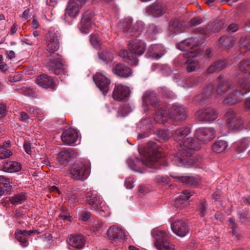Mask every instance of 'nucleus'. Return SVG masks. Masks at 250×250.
I'll use <instances>...</instances> for the list:
<instances>
[{
  "instance_id": "aec40b11",
  "label": "nucleus",
  "mask_w": 250,
  "mask_h": 250,
  "mask_svg": "<svg viewBox=\"0 0 250 250\" xmlns=\"http://www.w3.org/2000/svg\"><path fill=\"white\" fill-rule=\"evenodd\" d=\"M81 8V6H79L77 2L70 0L65 10V15L71 18H75L79 15Z\"/></svg>"
},
{
  "instance_id": "f3484780",
  "label": "nucleus",
  "mask_w": 250,
  "mask_h": 250,
  "mask_svg": "<svg viewBox=\"0 0 250 250\" xmlns=\"http://www.w3.org/2000/svg\"><path fill=\"white\" fill-rule=\"evenodd\" d=\"M173 232L179 237L185 236L189 232V229L187 223L182 220H178L171 224Z\"/></svg>"
},
{
  "instance_id": "5701e85b",
  "label": "nucleus",
  "mask_w": 250,
  "mask_h": 250,
  "mask_svg": "<svg viewBox=\"0 0 250 250\" xmlns=\"http://www.w3.org/2000/svg\"><path fill=\"white\" fill-rule=\"evenodd\" d=\"M37 84L44 88L54 89L55 84L52 78L47 75H41L36 80Z\"/></svg>"
},
{
  "instance_id": "2f4dec72",
  "label": "nucleus",
  "mask_w": 250,
  "mask_h": 250,
  "mask_svg": "<svg viewBox=\"0 0 250 250\" xmlns=\"http://www.w3.org/2000/svg\"><path fill=\"white\" fill-rule=\"evenodd\" d=\"M227 142L223 140L217 139L212 145V149L215 153H222L224 152L228 148Z\"/></svg>"
},
{
  "instance_id": "5fc2aeb1",
  "label": "nucleus",
  "mask_w": 250,
  "mask_h": 250,
  "mask_svg": "<svg viewBox=\"0 0 250 250\" xmlns=\"http://www.w3.org/2000/svg\"><path fill=\"white\" fill-rule=\"evenodd\" d=\"M155 181L161 185H166L168 183L169 178L167 176L158 175L155 178Z\"/></svg>"
},
{
  "instance_id": "72a5a7b5",
  "label": "nucleus",
  "mask_w": 250,
  "mask_h": 250,
  "mask_svg": "<svg viewBox=\"0 0 250 250\" xmlns=\"http://www.w3.org/2000/svg\"><path fill=\"white\" fill-rule=\"evenodd\" d=\"M250 146V138H245L235 144V150L238 153H241L244 152Z\"/></svg>"
},
{
  "instance_id": "a878e982",
  "label": "nucleus",
  "mask_w": 250,
  "mask_h": 250,
  "mask_svg": "<svg viewBox=\"0 0 250 250\" xmlns=\"http://www.w3.org/2000/svg\"><path fill=\"white\" fill-rule=\"evenodd\" d=\"M146 11L149 15L157 17L162 16L165 13L166 8L163 5L156 3L147 7Z\"/></svg>"
},
{
  "instance_id": "423d86ee",
  "label": "nucleus",
  "mask_w": 250,
  "mask_h": 250,
  "mask_svg": "<svg viewBox=\"0 0 250 250\" xmlns=\"http://www.w3.org/2000/svg\"><path fill=\"white\" fill-rule=\"evenodd\" d=\"M90 170V165L89 163L79 162L73 165L66 173L74 179L83 180L87 178Z\"/></svg>"
},
{
  "instance_id": "a211bd4d",
  "label": "nucleus",
  "mask_w": 250,
  "mask_h": 250,
  "mask_svg": "<svg viewBox=\"0 0 250 250\" xmlns=\"http://www.w3.org/2000/svg\"><path fill=\"white\" fill-rule=\"evenodd\" d=\"M78 138L77 131L72 128L65 130L61 135V139L63 143L69 146L73 145L77 141Z\"/></svg>"
},
{
  "instance_id": "412c9836",
  "label": "nucleus",
  "mask_w": 250,
  "mask_h": 250,
  "mask_svg": "<svg viewBox=\"0 0 250 250\" xmlns=\"http://www.w3.org/2000/svg\"><path fill=\"white\" fill-rule=\"evenodd\" d=\"M108 238L111 240L123 239L125 237L124 231L117 226L110 227L107 232Z\"/></svg>"
},
{
  "instance_id": "69168bd1",
  "label": "nucleus",
  "mask_w": 250,
  "mask_h": 250,
  "mask_svg": "<svg viewBox=\"0 0 250 250\" xmlns=\"http://www.w3.org/2000/svg\"><path fill=\"white\" fill-rule=\"evenodd\" d=\"M91 213L88 211H85L82 212L81 217L83 221L87 220L90 217Z\"/></svg>"
},
{
  "instance_id": "58836bf2",
  "label": "nucleus",
  "mask_w": 250,
  "mask_h": 250,
  "mask_svg": "<svg viewBox=\"0 0 250 250\" xmlns=\"http://www.w3.org/2000/svg\"><path fill=\"white\" fill-rule=\"evenodd\" d=\"M213 85L212 84H209L205 86L203 90L202 94L199 97L202 98V101H206V99L210 97L213 93Z\"/></svg>"
},
{
  "instance_id": "b1692460",
  "label": "nucleus",
  "mask_w": 250,
  "mask_h": 250,
  "mask_svg": "<svg viewBox=\"0 0 250 250\" xmlns=\"http://www.w3.org/2000/svg\"><path fill=\"white\" fill-rule=\"evenodd\" d=\"M112 71L116 75L121 78H127L132 72L129 67L123 64H117L113 68Z\"/></svg>"
},
{
  "instance_id": "1a4fd4ad",
  "label": "nucleus",
  "mask_w": 250,
  "mask_h": 250,
  "mask_svg": "<svg viewBox=\"0 0 250 250\" xmlns=\"http://www.w3.org/2000/svg\"><path fill=\"white\" fill-rule=\"evenodd\" d=\"M195 116L201 122L210 123L218 118V113L213 107H204L198 110Z\"/></svg>"
},
{
  "instance_id": "473e14b6",
  "label": "nucleus",
  "mask_w": 250,
  "mask_h": 250,
  "mask_svg": "<svg viewBox=\"0 0 250 250\" xmlns=\"http://www.w3.org/2000/svg\"><path fill=\"white\" fill-rule=\"evenodd\" d=\"M161 45L158 44L151 45L148 48L147 52L146 54L147 57H151L154 59H159L161 58V55H160V51L161 50Z\"/></svg>"
},
{
  "instance_id": "7ed1b4c3",
  "label": "nucleus",
  "mask_w": 250,
  "mask_h": 250,
  "mask_svg": "<svg viewBox=\"0 0 250 250\" xmlns=\"http://www.w3.org/2000/svg\"><path fill=\"white\" fill-rule=\"evenodd\" d=\"M187 117V112L185 107L179 104H173L168 109H161L154 114V120L159 123L164 124L168 120L179 121L185 120Z\"/></svg>"
},
{
  "instance_id": "8fccbe9b",
  "label": "nucleus",
  "mask_w": 250,
  "mask_h": 250,
  "mask_svg": "<svg viewBox=\"0 0 250 250\" xmlns=\"http://www.w3.org/2000/svg\"><path fill=\"white\" fill-rule=\"evenodd\" d=\"M143 30V26L141 23H137L134 25L131 31V35L132 36H137L139 35Z\"/></svg>"
},
{
  "instance_id": "c03bdc74",
  "label": "nucleus",
  "mask_w": 250,
  "mask_h": 250,
  "mask_svg": "<svg viewBox=\"0 0 250 250\" xmlns=\"http://www.w3.org/2000/svg\"><path fill=\"white\" fill-rule=\"evenodd\" d=\"M11 182L10 179L4 176H0V186L7 188L8 190H10L12 188Z\"/></svg>"
},
{
  "instance_id": "13d9d810",
  "label": "nucleus",
  "mask_w": 250,
  "mask_h": 250,
  "mask_svg": "<svg viewBox=\"0 0 250 250\" xmlns=\"http://www.w3.org/2000/svg\"><path fill=\"white\" fill-rule=\"evenodd\" d=\"M203 20L201 18L199 17H196L192 18L189 22V25L191 26H196L202 23Z\"/></svg>"
},
{
  "instance_id": "4c0bfd02",
  "label": "nucleus",
  "mask_w": 250,
  "mask_h": 250,
  "mask_svg": "<svg viewBox=\"0 0 250 250\" xmlns=\"http://www.w3.org/2000/svg\"><path fill=\"white\" fill-rule=\"evenodd\" d=\"M26 199L25 194L23 193H20L10 197L9 200L12 205H16L22 204Z\"/></svg>"
},
{
  "instance_id": "09e8293b",
  "label": "nucleus",
  "mask_w": 250,
  "mask_h": 250,
  "mask_svg": "<svg viewBox=\"0 0 250 250\" xmlns=\"http://www.w3.org/2000/svg\"><path fill=\"white\" fill-rule=\"evenodd\" d=\"M11 152L4 146H0V160L9 157L11 155Z\"/></svg>"
},
{
  "instance_id": "7c9ffc66",
  "label": "nucleus",
  "mask_w": 250,
  "mask_h": 250,
  "mask_svg": "<svg viewBox=\"0 0 250 250\" xmlns=\"http://www.w3.org/2000/svg\"><path fill=\"white\" fill-rule=\"evenodd\" d=\"M221 27L218 22H212L208 24L206 28H201L198 29V32L209 35L211 32H215L218 31Z\"/></svg>"
},
{
  "instance_id": "ea45409f",
  "label": "nucleus",
  "mask_w": 250,
  "mask_h": 250,
  "mask_svg": "<svg viewBox=\"0 0 250 250\" xmlns=\"http://www.w3.org/2000/svg\"><path fill=\"white\" fill-rule=\"evenodd\" d=\"M194 194L193 191L188 190H185L178 197L176 201V204L178 205L181 201H187Z\"/></svg>"
},
{
  "instance_id": "3c124183",
  "label": "nucleus",
  "mask_w": 250,
  "mask_h": 250,
  "mask_svg": "<svg viewBox=\"0 0 250 250\" xmlns=\"http://www.w3.org/2000/svg\"><path fill=\"white\" fill-rule=\"evenodd\" d=\"M240 43L241 48L250 49V39L242 37L240 39Z\"/></svg>"
},
{
  "instance_id": "9b49d317",
  "label": "nucleus",
  "mask_w": 250,
  "mask_h": 250,
  "mask_svg": "<svg viewBox=\"0 0 250 250\" xmlns=\"http://www.w3.org/2000/svg\"><path fill=\"white\" fill-rule=\"evenodd\" d=\"M53 59L50 60L47 66L50 73L56 75L64 74L65 68L62 56L56 53L53 55Z\"/></svg>"
},
{
  "instance_id": "4d7b16f0",
  "label": "nucleus",
  "mask_w": 250,
  "mask_h": 250,
  "mask_svg": "<svg viewBox=\"0 0 250 250\" xmlns=\"http://www.w3.org/2000/svg\"><path fill=\"white\" fill-rule=\"evenodd\" d=\"M90 42L94 47H98L100 45V42L96 35H93L90 36Z\"/></svg>"
},
{
  "instance_id": "e433bc0d",
  "label": "nucleus",
  "mask_w": 250,
  "mask_h": 250,
  "mask_svg": "<svg viewBox=\"0 0 250 250\" xmlns=\"http://www.w3.org/2000/svg\"><path fill=\"white\" fill-rule=\"evenodd\" d=\"M143 101L146 104H151L154 106L159 105V102L158 101L155 94L153 93H150L149 95H145L143 97Z\"/></svg>"
},
{
  "instance_id": "864d4df0",
  "label": "nucleus",
  "mask_w": 250,
  "mask_h": 250,
  "mask_svg": "<svg viewBox=\"0 0 250 250\" xmlns=\"http://www.w3.org/2000/svg\"><path fill=\"white\" fill-rule=\"evenodd\" d=\"M158 32L156 26L154 24L151 25L149 26L147 30V36L151 39H154L155 38L153 37L152 35L155 34L157 33Z\"/></svg>"
},
{
  "instance_id": "393cba45",
  "label": "nucleus",
  "mask_w": 250,
  "mask_h": 250,
  "mask_svg": "<svg viewBox=\"0 0 250 250\" xmlns=\"http://www.w3.org/2000/svg\"><path fill=\"white\" fill-rule=\"evenodd\" d=\"M222 77L219 76L217 79V85L216 90V97L220 98L224 94L230 89V86L229 83L222 79Z\"/></svg>"
},
{
  "instance_id": "2eb2a0df",
  "label": "nucleus",
  "mask_w": 250,
  "mask_h": 250,
  "mask_svg": "<svg viewBox=\"0 0 250 250\" xmlns=\"http://www.w3.org/2000/svg\"><path fill=\"white\" fill-rule=\"evenodd\" d=\"M146 44L143 40L134 39L129 42L128 48L130 53L136 56H141L146 51Z\"/></svg>"
},
{
  "instance_id": "4be33fe9",
  "label": "nucleus",
  "mask_w": 250,
  "mask_h": 250,
  "mask_svg": "<svg viewBox=\"0 0 250 250\" xmlns=\"http://www.w3.org/2000/svg\"><path fill=\"white\" fill-rule=\"evenodd\" d=\"M67 241L70 246L77 250L83 248L85 245V240L82 235H71Z\"/></svg>"
},
{
  "instance_id": "dca6fc26",
  "label": "nucleus",
  "mask_w": 250,
  "mask_h": 250,
  "mask_svg": "<svg viewBox=\"0 0 250 250\" xmlns=\"http://www.w3.org/2000/svg\"><path fill=\"white\" fill-rule=\"evenodd\" d=\"M93 16V13L91 10H86L82 14L81 24L79 26L80 30L82 33H87L91 28Z\"/></svg>"
},
{
  "instance_id": "4468645a",
  "label": "nucleus",
  "mask_w": 250,
  "mask_h": 250,
  "mask_svg": "<svg viewBox=\"0 0 250 250\" xmlns=\"http://www.w3.org/2000/svg\"><path fill=\"white\" fill-rule=\"evenodd\" d=\"M195 135L199 140L209 141L216 137V131L212 127H201L196 130Z\"/></svg>"
},
{
  "instance_id": "e2e57ef3",
  "label": "nucleus",
  "mask_w": 250,
  "mask_h": 250,
  "mask_svg": "<svg viewBox=\"0 0 250 250\" xmlns=\"http://www.w3.org/2000/svg\"><path fill=\"white\" fill-rule=\"evenodd\" d=\"M23 147L25 152L27 154L31 155L32 152V149L33 148L31 147V144L28 142H25L24 143Z\"/></svg>"
},
{
  "instance_id": "774afa93",
  "label": "nucleus",
  "mask_w": 250,
  "mask_h": 250,
  "mask_svg": "<svg viewBox=\"0 0 250 250\" xmlns=\"http://www.w3.org/2000/svg\"><path fill=\"white\" fill-rule=\"evenodd\" d=\"M6 113V106L3 104L0 103V117L5 115Z\"/></svg>"
},
{
  "instance_id": "37998d69",
  "label": "nucleus",
  "mask_w": 250,
  "mask_h": 250,
  "mask_svg": "<svg viewBox=\"0 0 250 250\" xmlns=\"http://www.w3.org/2000/svg\"><path fill=\"white\" fill-rule=\"evenodd\" d=\"M233 43L232 40L229 37H224L219 40V44L224 48H229L233 45Z\"/></svg>"
},
{
  "instance_id": "f03ea898",
  "label": "nucleus",
  "mask_w": 250,
  "mask_h": 250,
  "mask_svg": "<svg viewBox=\"0 0 250 250\" xmlns=\"http://www.w3.org/2000/svg\"><path fill=\"white\" fill-rule=\"evenodd\" d=\"M238 77L239 80L237 87L231 92L223 101L225 104L232 105L240 102L243 97L250 92V74H247L250 71V61L244 60L240 62Z\"/></svg>"
},
{
  "instance_id": "0eeeda50",
  "label": "nucleus",
  "mask_w": 250,
  "mask_h": 250,
  "mask_svg": "<svg viewBox=\"0 0 250 250\" xmlns=\"http://www.w3.org/2000/svg\"><path fill=\"white\" fill-rule=\"evenodd\" d=\"M146 165L150 167H155V164L159 162L162 155L157 150L156 143H149L145 149Z\"/></svg>"
},
{
  "instance_id": "49530a36",
  "label": "nucleus",
  "mask_w": 250,
  "mask_h": 250,
  "mask_svg": "<svg viewBox=\"0 0 250 250\" xmlns=\"http://www.w3.org/2000/svg\"><path fill=\"white\" fill-rule=\"evenodd\" d=\"M130 112V107L128 105L125 104L120 107L118 112V116L119 117H125Z\"/></svg>"
},
{
  "instance_id": "39448f33",
  "label": "nucleus",
  "mask_w": 250,
  "mask_h": 250,
  "mask_svg": "<svg viewBox=\"0 0 250 250\" xmlns=\"http://www.w3.org/2000/svg\"><path fill=\"white\" fill-rule=\"evenodd\" d=\"M153 236L154 245L157 250H175V246L170 242V237L165 231L155 230Z\"/></svg>"
},
{
  "instance_id": "c756f323",
  "label": "nucleus",
  "mask_w": 250,
  "mask_h": 250,
  "mask_svg": "<svg viewBox=\"0 0 250 250\" xmlns=\"http://www.w3.org/2000/svg\"><path fill=\"white\" fill-rule=\"evenodd\" d=\"M3 170L7 172L19 171L21 169V164L14 161H4L3 164Z\"/></svg>"
},
{
  "instance_id": "bf43d9fd",
  "label": "nucleus",
  "mask_w": 250,
  "mask_h": 250,
  "mask_svg": "<svg viewBox=\"0 0 250 250\" xmlns=\"http://www.w3.org/2000/svg\"><path fill=\"white\" fill-rule=\"evenodd\" d=\"M158 136L164 141H167L169 138L167 131L164 130H160L158 132Z\"/></svg>"
},
{
  "instance_id": "0e129e2a",
  "label": "nucleus",
  "mask_w": 250,
  "mask_h": 250,
  "mask_svg": "<svg viewBox=\"0 0 250 250\" xmlns=\"http://www.w3.org/2000/svg\"><path fill=\"white\" fill-rule=\"evenodd\" d=\"M238 29V25L236 23H232L230 24L228 28V30L229 32H234Z\"/></svg>"
},
{
  "instance_id": "a18cd8bd",
  "label": "nucleus",
  "mask_w": 250,
  "mask_h": 250,
  "mask_svg": "<svg viewBox=\"0 0 250 250\" xmlns=\"http://www.w3.org/2000/svg\"><path fill=\"white\" fill-rule=\"evenodd\" d=\"M59 217L62 219L64 221H68L69 222L72 221V216L70 215L68 210L66 209H62L59 215Z\"/></svg>"
},
{
  "instance_id": "603ef678",
  "label": "nucleus",
  "mask_w": 250,
  "mask_h": 250,
  "mask_svg": "<svg viewBox=\"0 0 250 250\" xmlns=\"http://www.w3.org/2000/svg\"><path fill=\"white\" fill-rule=\"evenodd\" d=\"M99 58L105 63L111 62L113 59L112 56L110 53L108 52L102 53L99 54Z\"/></svg>"
},
{
  "instance_id": "9d476101",
  "label": "nucleus",
  "mask_w": 250,
  "mask_h": 250,
  "mask_svg": "<svg viewBox=\"0 0 250 250\" xmlns=\"http://www.w3.org/2000/svg\"><path fill=\"white\" fill-rule=\"evenodd\" d=\"M60 33L56 30L49 31L45 35L46 50L51 54L54 53L59 48Z\"/></svg>"
},
{
  "instance_id": "c85d7f7f",
  "label": "nucleus",
  "mask_w": 250,
  "mask_h": 250,
  "mask_svg": "<svg viewBox=\"0 0 250 250\" xmlns=\"http://www.w3.org/2000/svg\"><path fill=\"white\" fill-rule=\"evenodd\" d=\"M197 57L186 58L187 59L185 62V64L186 65V69L188 72H192L200 67L199 61L197 59Z\"/></svg>"
},
{
  "instance_id": "6ab92c4d",
  "label": "nucleus",
  "mask_w": 250,
  "mask_h": 250,
  "mask_svg": "<svg viewBox=\"0 0 250 250\" xmlns=\"http://www.w3.org/2000/svg\"><path fill=\"white\" fill-rule=\"evenodd\" d=\"M130 95L129 88L121 84L116 85L113 91L112 97L114 100L121 101Z\"/></svg>"
},
{
  "instance_id": "20e7f679",
  "label": "nucleus",
  "mask_w": 250,
  "mask_h": 250,
  "mask_svg": "<svg viewBox=\"0 0 250 250\" xmlns=\"http://www.w3.org/2000/svg\"><path fill=\"white\" fill-rule=\"evenodd\" d=\"M225 125L222 126L221 131L223 134H226L230 130L240 128L244 124L241 117L233 110H228L224 115Z\"/></svg>"
},
{
  "instance_id": "f704fd0d",
  "label": "nucleus",
  "mask_w": 250,
  "mask_h": 250,
  "mask_svg": "<svg viewBox=\"0 0 250 250\" xmlns=\"http://www.w3.org/2000/svg\"><path fill=\"white\" fill-rule=\"evenodd\" d=\"M226 66V63L224 60H219L213 63L207 70L208 74L220 71Z\"/></svg>"
},
{
  "instance_id": "a19ab883",
  "label": "nucleus",
  "mask_w": 250,
  "mask_h": 250,
  "mask_svg": "<svg viewBox=\"0 0 250 250\" xmlns=\"http://www.w3.org/2000/svg\"><path fill=\"white\" fill-rule=\"evenodd\" d=\"M25 110L31 118L32 117L42 118L43 116V112L39 108L34 107H26Z\"/></svg>"
},
{
  "instance_id": "79ce46f5",
  "label": "nucleus",
  "mask_w": 250,
  "mask_h": 250,
  "mask_svg": "<svg viewBox=\"0 0 250 250\" xmlns=\"http://www.w3.org/2000/svg\"><path fill=\"white\" fill-rule=\"evenodd\" d=\"M119 56L125 58H127L128 63L131 65H136L138 64L139 60L135 57H133L132 59H130L128 56V51L126 50H122L119 52Z\"/></svg>"
},
{
  "instance_id": "c9c22d12",
  "label": "nucleus",
  "mask_w": 250,
  "mask_h": 250,
  "mask_svg": "<svg viewBox=\"0 0 250 250\" xmlns=\"http://www.w3.org/2000/svg\"><path fill=\"white\" fill-rule=\"evenodd\" d=\"M15 235L16 239L21 243L22 247H26L28 246V237H27L25 233L23 232V230H17L15 232Z\"/></svg>"
},
{
  "instance_id": "f8f14e48",
  "label": "nucleus",
  "mask_w": 250,
  "mask_h": 250,
  "mask_svg": "<svg viewBox=\"0 0 250 250\" xmlns=\"http://www.w3.org/2000/svg\"><path fill=\"white\" fill-rule=\"evenodd\" d=\"M86 201L94 210H104V205L102 198L95 191H90L86 194Z\"/></svg>"
},
{
  "instance_id": "f257e3e1",
  "label": "nucleus",
  "mask_w": 250,
  "mask_h": 250,
  "mask_svg": "<svg viewBox=\"0 0 250 250\" xmlns=\"http://www.w3.org/2000/svg\"><path fill=\"white\" fill-rule=\"evenodd\" d=\"M191 132V128L185 126L176 129L172 134L174 140L182 141L179 144L180 149L172 158L174 164L179 167H189L192 166L194 163L193 155L194 150L200 148L195 139L187 137Z\"/></svg>"
},
{
  "instance_id": "052dcab7",
  "label": "nucleus",
  "mask_w": 250,
  "mask_h": 250,
  "mask_svg": "<svg viewBox=\"0 0 250 250\" xmlns=\"http://www.w3.org/2000/svg\"><path fill=\"white\" fill-rule=\"evenodd\" d=\"M134 182L133 178L131 177L128 178L125 181V185L127 188L131 189L134 187Z\"/></svg>"
},
{
  "instance_id": "ddd939ff",
  "label": "nucleus",
  "mask_w": 250,
  "mask_h": 250,
  "mask_svg": "<svg viewBox=\"0 0 250 250\" xmlns=\"http://www.w3.org/2000/svg\"><path fill=\"white\" fill-rule=\"evenodd\" d=\"M93 81L97 87L105 95L109 91L110 80L101 73H97L93 77Z\"/></svg>"
},
{
  "instance_id": "680f3d73",
  "label": "nucleus",
  "mask_w": 250,
  "mask_h": 250,
  "mask_svg": "<svg viewBox=\"0 0 250 250\" xmlns=\"http://www.w3.org/2000/svg\"><path fill=\"white\" fill-rule=\"evenodd\" d=\"M199 210L200 216L203 217L206 213V207L204 202H201L199 206Z\"/></svg>"
},
{
  "instance_id": "6e6d98bb",
  "label": "nucleus",
  "mask_w": 250,
  "mask_h": 250,
  "mask_svg": "<svg viewBox=\"0 0 250 250\" xmlns=\"http://www.w3.org/2000/svg\"><path fill=\"white\" fill-rule=\"evenodd\" d=\"M30 118V115L24 111H21L19 113V119L21 122L28 123Z\"/></svg>"
},
{
  "instance_id": "338daca9",
  "label": "nucleus",
  "mask_w": 250,
  "mask_h": 250,
  "mask_svg": "<svg viewBox=\"0 0 250 250\" xmlns=\"http://www.w3.org/2000/svg\"><path fill=\"white\" fill-rule=\"evenodd\" d=\"M18 75L16 74L11 75L9 77V81L11 82H18L20 80V79L18 78Z\"/></svg>"
},
{
  "instance_id": "6e6552de",
  "label": "nucleus",
  "mask_w": 250,
  "mask_h": 250,
  "mask_svg": "<svg viewBox=\"0 0 250 250\" xmlns=\"http://www.w3.org/2000/svg\"><path fill=\"white\" fill-rule=\"evenodd\" d=\"M195 45L194 40L192 38L186 39L184 41L176 44L178 49L182 51H185L183 56L185 58H194L195 57H199L201 51L197 48H194Z\"/></svg>"
},
{
  "instance_id": "cd10ccee",
  "label": "nucleus",
  "mask_w": 250,
  "mask_h": 250,
  "mask_svg": "<svg viewBox=\"0 0 250 250\" xmlns=\"http://www.w3.org/2000/svg\"><path fill=\"white\" fill-rule=\"evenodd\" d=\"M177 178L184 184L193 187L197 186L201 181L199 178L191 175L179 176Z\"/></svg>"
},
{
  "instance_id": "de8ad7c7",
  "label": "nucleus",
  "mask_w": 250,
  "mask_h": 250,
  "mask_svg": "<svg viewBox=\"0 0 250 250\" xmlns=\"http://www.w3.org/2000/svg\"><path fill=\"white\" fill-rule=\"evenodd\" d=\"M179 22L178 20H174L169 23V30L174 33H177L180 31Z\"/></svg>"
},
{
  "instance_id": "bb28decb",
  "label": "nucleus",
  "mask_w": 250,
  "mask_h": 250,
  "mask_svg": "<svg viewBox=\"0 0 250 250\" xmlns=\"http://www.w3.org/2000/svg\"><path fill=\"white\" fill-rule=\"evenodd\" d=\"M74 155L75 152L71 148L64 149L59 153L58 159L62 164L65 165Z\"/></svg>"
}]
</instances>
